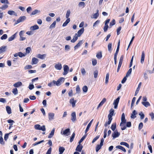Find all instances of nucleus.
Returning <instances> with one entry per match:
<instances>
[{
  "label": "nucleus",
  "instance_id": "obj_1",
  "mask_svg": "<svg viewBox=\"0 0 154 154\" xmlns=\"http://www.w3.org/2000/svg\"><path fill=\"white\" fill-rule=\"evenodd\" d=\"M64 79V78L60 77L57 81L54 80V82H55V85L59 86L63 82Z\"/></svg>",
  "mask_w": 154,
  "mask_h": 154
},
{
  "label": "nucleus",
  "instance_id": "obj_2",
  "mask_svg": "<svg viewBox=\"0 0 154 154\" xmlns=\"http://www.w3.org/2000/svg\"><path fill=\"white\" fill-rule=\"evenodd\" d=\"M34 128L36 130H42V131H45L46 130L45 126V125H43L42 127H41L39 125H35Z\"/></svg>",
  "mask_w": 154,
  "mask_h": 154
},
{
  "label": "nucleus",
  "instance_id": "obj_3",
  "mask_svg": "<svg viewBox=\"0 0 154 154\" xmlns=\"http://www.w3.org/2000/svg\"><path fill=\"white\" fill-rule=\"evenodd\" d=\"M64 72L63 73V75H66L69 70V67L68 66L66 65H64L63 66Z\"/></svg>",
  "mask_w": 154,
  "mask_h": 154
},
{
  "label": "nucleus",
  "instance_id": "obj_4",
  "mask_svg": "<svg viewBox=\"0 0 154 154\" xmlns=\"http://www.w3.org/2000/svg\"><path fill=\"white\" fill-rule=\"evenodd\" d=\"M26 17L25 16H23L20 17L17 21L15 24L20 23L26 19Z\"/></svg>",
  "mask_w": 154,
  "mask_h": 154
},
{
  "label": "nucleus",
  "instance_id": "obj_5",
  "mask_svg": "<svg viewBox=\"0 0 154 154\" xmlns=\"http://www.w3.org/2000/svg\"><path fill=\"white\" fill-rule=\"evenodd\" d=\"M120 135V133L116 131H115L112 134V139H114L118 137Z\"/></svg>",
  "mask_w": 154,
  "mask_h": 154
},
{
  "label": "nucleus",
  "instance_id": "obj_6",
  "mask_svg": "<svg viewBox=\"0 0 154 154\" xmlns=\"http://www.w3.org/2000/svg\"><path fill=\"white\" fill-rule=\"evenodd\" d=\"M120 100V97H118L116 100H115L114 101L113 104L114 105V108L115 109L117 108L118 105L119 103Z\"/></svg>",
  "mask_w": 154,
  "mask_h": 154
},
{
  "label": "nucleus",
  "instance_id": "obj_7",
  "mask_svg": "<svg viewBox=\"0 0 154 154\" xmlns=\"http://www.w3.org/2000/svg\"><path fill=\"white\" fill-rule=\"evenodd\" d=\"M71 120L73 122L76 121V113L75 112H72L71 114Z\"/></svg>",
  "mask_w": 154,
  "mask_h": 154
},
{
  "label": "nucleus",
  "instance_id": "obj_8",
  "mask_svg": "<svg viewBox=\"0 0 154 154\" xmlns=\"http://www.w3.org/2000/svg\"><path fill=\"white\" fill-rule=\"evenodd\" d=\"M70 129L69 128L66 129L63 131V133L62 134V132H61V133L63 135L66 136H68L70 133Z\"/></svg>",
  "mask_w": 154,
  "mask_h": 154
},
{
  "label": "nucleus",
  "instance_id": "obj_9",
  "mask_svg": "<svg viewBox=\"0 0 154 154\" xmlns=\"http://www.w3.org/2000/svg\"><path fill=\"white\" fill-rule=\"evenodd\" d=\"M54 67L57 69L60 70L62 68V65L61 63H58L55 65Z\"/></svg>",
  "mask_w": 154,
  "mask_h": 154
},
{
  "label": "nucleus",
  "instance_id": "obj_10",
  "mask_svg": "<svg viewBox=\"0 0 154 154\" xmlns=\"http://www.w3.org/2000/svg\"><path fill=\"white\" fill-rule=\"evenodd\" d=\"M76 102V100H74L73 98L69 100V103L70 104H72V107H74L75 106V103Z\"/></svg>",
  "mask_w": 154,
  "mask_h": 154
},
{
  "label": "nucleus",
  "instance_id": "obj_11",
  "mask_svg": "<svg viewBox=\"0 0 154 154\" xmlns=\"http://www.w3.org/2000/svg\"><path fill=\"white\" fill-rule=\"evenodd\" d=\"M7 48V46H3L0 47V54L6 51Z\"/></svg>",
  "mask_w": 154,
  "mask_h": 154
},
{
  "label": "nucleus",
  "instance_id": "obj_12",
  "mask_svg": "<svg viewBox=\"0 0 154 154\" xmlns=\"http://www.w3.org/2000/svg\"><path fill=\"white\" fill-rule=\"evenodd\" d=\"M114 112V110L112 109H111L109 111V113L108 115V118H112V117L113 116Z\"/></svg>",
  "mask_w": 154,
  "mask_h": 154
},
{
  "label": "nucleus",
  "instance_id": "obj_13",
  "mask_svg": "<svg viewBox=\"0 0 154 154\" xmlns=\"http://www.w3.org/2000/svg\"><path fill=\"white\" fill-rule=\"evenodd\" d=\"M82 44V40H80L79 41V43L74 47V50H75Z\"/></svg>",
  "mask_w": 154,
  "mask_h": 154
},
{
  "label": "nucleus",
  "instance_id": "obj_14",
  "mask_svg": "<svg viewBox=\"0 0 154 154\" xmlns=\"http://www.w3.org/2000/svg\"><path fill=\"white\" fill-rule=\"evenodd\" d=\"M126 119H125V114L124 113H123L122 115L121 122H122V123H126Z\"/></svg>",
  "mask_w": 154,
  "mask_h": 154
},
{
  "label": "nucleus",
  "instance_id": "obj_15",
  "mask_svg": "<svg viewBox=\"0 0 154 154\" xmlns=\"http://www.w3.org/2000/svg\"><path fill=\"white\" fill-rule=\"evenodd\" d=\"M93 119H92L91 121L88 124V125H87V127L85 131V134H86L87 132L88 131L90 127H91V124L93 121Z\"/></svg>",
  "mask_w": 154,
  "mask_h": 154
},
{
  "label": "nucleus",
  "instance_id": "obj_16",
  "mask_svg": "<svg viewBox=\"0 0 154 154\" xmlns=\"http://www.w3.org/2000/svg\"><path fill=\"white\" fill-rule=\"evenodd\" d=\"M83 148V146L80 144H79L77 146L75 150L79 152H80Z\"/></svg>",
  "mask_w": 154,
  "mask_h": 154
},
{
  "label": "nucleus",
  "instance_id": "obj_17",
  "mask_svg": "<svg viewBox=\"0 0 154 154\" xmlns=\"http://www.w3.org/2000/svg\"><path fill=\"white\" fill-rule=\"evenodd\" d=\"M39 29V26L37 25L32 26L30 27V29L32 31H34Z\"/></svg>",
  "mask_w": 154,
  "mask_h": 154
},
{
  "label": "nucleus",
  "instance_id": "obj_18",
  "mask_svg": "<svg viewBox=\"0 0 154 154\" xmlns=\"http://www.w3.org/2000/svg\"><path fill=\"white\" fill-rule=\"evenodd\" d=\"M54 114L52 112H49L48 113V118L49 120H52L54 118Z\"/></svg>",
  "mask_w": 154,
  "mask_h": 154
},
{
  "label": "nucleus",
  "instance_id": "obj_19",
  "mask_svg": "<svg viewBox=\"0 0 154 154\" xmlns=\"http://www.w3.org/2000/svg\"><path fill=\"white\" fill-rule=\"evenodd\" d=\"M145 58V54L143 51H142L140 63L141 64L143 63Z\"/></svg>",
  "mask_w": 154,
  "mask_h": 154
},
{
  "label": "nucleus",
  "instance_id": "obj_20",
  "mask_svg": "<svg viewBox=\"0 0 154 154\" xmlns=\"http://www.w3.org/2000/svg\"><path fill=\"white\" fill-rule=\"evenodd\" d=\"M84 31V28H82L80 30H79L78 32V36H80L83 33Z\"/></svg>",
  "mask_w": 154,
  "mask_h": 154
},
{
  "label": "nucleus",
  "instance_id": "obj_21",
  "mask_svg": "<svg viewBox=\"0 0 154 154\" xmlns=\"http://www.w3.org/2000/svg\"><path fill=\"white\" fill-rule=\"evenodd\" d=\"M22 85V83L21 82H18L13 85L14 87L16 88Z\"/></svg>",
  "mask_w": 154,
  "mask_h": 154
},
{
  "label": "nucleus",
  "instance_id": "obj_22",
  "mask_svg": "<svg viewBox=\"0 0 154 154\" xmlns=\"http://www.w3.org/2000/svg\"><path fill=\"white\" fill-rule=\"evenodd\" d=\"M142 104L145 107H147L150 106L149 103L148 102H142Z\"/></svg>",
  "mask_w": 154,
  "mask_h": 154
},
{
  "label": "nucleus",
  "instance_id": "obj_23",
  "mask_svg": "<svg viewBox=\"0 0 154 154\" xmlns=\"http://www.w3.org/2000/svg\"><path fill=\"white\" fill-rule=\"evenodd\" d=\"M55 129V128H54L51 131L50 133L49 134V135L48 136V138H51L53 137L54 134Z\"/></svg>",
  "mask_w": 154,
  "mask_h": 154
},
{
  "label": "nucleus",
  "instance_id": "obj_24",
  "mask_svg": "<svg viewBox=\"0 0 154 154\" xmlns=\"http://www.w3.org/2000/svg\"><path fill=\"white\" fill-rule=\"evenodd\" d=\"M106 101V99L105 98H103L102 101L98 105L97 109H98L100 106H102Z\"/></svg>",
  "mask_w": 154,
  "mask_h": 154
},
{
  "label": "nucleus",
  "instance_id": "obj_25",
  "mask_svg": "<svg viewBox=\"0 0 154 154\" xmlns=\"http://www.w3.org/2000/svg\"><path fill=\"white\" fill-rule=\"evenodd\" d=\"M8 13L10 15H14L16 16H17V14L15 11H9Z\"/></svg>",
  "mask_w": 154,
  "mask_h": 154
},
{
  "label": "nucleus",
  "instance_id": "obj_26",
  "mask_svg": "<svg viewBox=\"0 0 154 154\" xmlns=\"http://www.w3.org/2000/svg\"><path fill=\"white\" fill-rule=\"evenodd\" d=\"M17 33V32L15 34L11 36V37H9L8 39V41L9 42H10L14 40L15 38Z\"/></svg>",
  "mask_w": 154,
  "mask_h": 154
},
{
  "label": "nucleus",
  "instance_id": "obj_27",
  "mask_svg": "<svg viewBox=\"0 0 154 154\" xmlns=\"http://www.w3.org/2000/svg\"><path fill=\"white\" fill-rule=\"evenodd\" d=\"M125 123H123L122 122H121L120 124V126L121 127V129L122 130H125L126 128V127L125 125Z\"/></svg>",
  "mask_w": 154,
  "mask_h": 154
},
{
  "label": "nucleus",
  "instance_id": "obj_28",
  "mask_svg": "<svg viewBox=\"0 0 154 154\" xmlns=\"http://www.w3.org/2000/svg\"><path fill=\"white\" fill-rule=\"evenodd\" d=\"M116 148L117 149H119L123 151H124V152H126V149H125L122 146H116Z\"/></svg>",
  "mask_w": 154,
  "mask_h": 154
},
{
  "label": "nucleus",
  "instance_id": "obj_29",
  "mask_svg": "<svg viewBox=\"0 0 154 154\" xmlns=\"http://www.w3.org/2000/svg\"><path fill=\"white\" fill-rule=\"evenodd\" d=\"M32 64H36L38 62V60L37 58L35 57H33L32 59Z\"/></svg>",
  "mask_w": 154,
  "mask_h": 154
},
{
  "label": "nucleus",
  "instance_id": "obj_30",
  "mask_svg": "<svg viewBox=\"0 0 154 154\" xmlns=\"http://www.w3.org/2000/svg\"><path fill=\"white\" fill-rule=\"evenodd\" d=\"M137 114V112H136L135 110H134L133 111L132 113L131 114V118L133 119H134L136 117V115Z\"/></svg>",
  "mask_w": 154,
  "mask_h": 154
},
{
  "label": "nucleus",
  "instance_id": "obj_31",
  "mask_svg": "<svg viewBox=\"0 0 154 154\" xmlns=\"http://www.w3.org/2000/svg\"><path fill=\"white\" fill-rule=\"evenodd\" d=\"M70 19H67L65 22L63 24L62 26L63 27H65L66 26L67 24L70 22Z\"/></svg>",
  "mask_w": 154,
  "mask_h": 154
},
{
  "label": "nucleus",
  "instance_id": "obj_32",
  "mask_svg": "<svg viewBox=\"0 0 154 154\" xmlns=\"http://www.w3.org/2000/svg\"><path fill=\"white\" fill-rule=\"evenodd\" d=\"M6 110L7 111V113L8 114H10L11 113V107L8 106H7L6 107Z\"/></svg>",
  "mask_w": 154,
  "mask_h": 154
},
{
  "label": "nucleus",
  "instance_id": "obj_33",
  "mask_svg": "<svg viewBox=\"0 0 154 154\" xmlns=\"http://www.w3.org/2000/svg\"><path fill=\"white\" fill-rule=\"evenodd\" d=\"M96 57L98 59H101L102 57V52L101 51H100L99 52H98L97 54L96 55Z\"/></svg>",
  "mask_w": 154,
  "mask_h": 154
},
{
  "label": "nucleus",
  "instance_id": "obj_34",
  "mask_svg": "<svg viewBox=\"0 0 154 154\" xmlns=\"http://www.w3.org/2000/svg\"><path fill=\"white\" fill-rule=\"evenodd\" d=\"M7 4H5L3 5L2 7H0V9L2 10H5L8 7V6Z\"/></svg>",
  "mask_w": 154,
  "mask_h": 154
},
{
  "label": "nucleus",
  "instance_id": "obj_35",
  "mask_svg": "<svg viewBox=\"0 0 154 154\" xmlns=\"http://www.w3.org/2000/svg\"><path fill=\"white\" fill-rule=\"evenodd\" d=\"M65 148L63 147H60L59 149V151L60 154H62L65 150Z\"/></svg>",
  "mask_w": 154,
  "mask_h": 154
},
{
  "label": "nucleus",
  "instance_id": "obj_36",
  "mask_svg": "<svg viewBox=\"0 0 154 154\" xmlns=\"http://www.w3.org/2000/svg\"><path fill=\"white\" fill-rule=\"evenodd\" d=\"M71 13L70 11L69 10H68L67 11L66 13V17L67 19H69V17Z\"/></svg>",
  "mask_w": 154,
  "mask_h": 154
},
{
  "label": "nucleus",
  "instance_id": "obj_37",
  "mask_svg": "<svg viewBox=\"0 0 154 154\" xmlns=\"http://www.w3.org/2000/svg\"><path fill=\"white\" fill-rule=\"evenodd\" d=\"M120 144L121 145L125 146H126L128 148H129V144L127 143L123 142H121L120 143Z\"/></svg>",
  "mask_w": 154,
  "mask_h": 154
},
{
  "label": "nucleus",
  "instance_id": "obj_38",
  "mask_svg": "<svg viewBox=\"0 0 154 154\" xmlns=\"http://www.w3.org/2000/svg\"><path fill=\"white\" fill-rule=\"evenodd\" d=\"M77 34L75 35V36L73 37V38L71 41V42L72 43H74L78 39V36H76Z\"/></svg>",
  "mask_w": 154,
  "mask_h": 154
},
{
  "label": "nucleus",
  "instance_id": "obj_39",
  "mask_svg": "<svg viewBox=\"0 0 154 154\" xmlns=\"http://www.w3.org/2000/svg\"><path fill=\"white\" fill-rule=\"evenodd\" d=\"M116 128V123H113L112 124L111 127V129L113 131H114Z\"/></svg>",
  "mask_w": 154,
  "mask_h": 154
},
{
  "label": "nucleus",
  "instance_id": "obj_40",
  "mask_svg": "<svg viewBox=\"0 0 154 154\" xmlns=\"http://www.w3.org/2000/svg\"><path fill=\"white\" fill-rule=\"evenodd\" d=\"M12 92L14 95L17 94L18 93L17 89V88H14L13 89Z\"/></svg>",
  "mask_w": 154,
  "mask_h": 154
},
{
  "label": "nucleus",
  "instance_id": "obj_41",
  "mask_svg": "<svg viewBox=\"0 0 154 154\" xmlns=\"http://www.w3.org/2000/svg\"><path fill=\"white\" fill-rule=\"evenodd\" d=\"M116 23V21L114 19L112 20L111 21L110 23L109 24V27L110 28L111 27L114 25Z\"/></svg>",
  "mask_w": 154,
  "mask_h": 154
},
{
  "label": "nucleus",
  "instance_id": "obj_42",
  "mask_svg": "<svg viewBox=\"0 0 154 154\" xmlns=\"http://www.w3.org/2000/svg\"><path fill=\"white\" fill-rule=\"evenodd\" d=\"M75 133H73L71 136L70 137V142H72V141H73L75 137Z\"/></svg>",
  "mask_w": 154,
  "mask_h": 154
},
{
  "label": "nucleus",
  "instance_id": "obj_43",
  "mask_svg": "<svg viewBox=\"0 0 154 154\" xmlns=\"http://www.w3.org/2000/svg\"><path fill=\"white\" fill-rule=\"evenodd\" d=\"M78 5L80 7H82L83 8L85 6V3L83 2H81L79 3Z\"/></svg>",
  "mask_w": 154,
  "mask_h": 154
},
{
  "label": "nucleus",
  "instance_id": "obj_44",
  "mask_svg": "<svg viewBox=\"0 0 154 154\" xmlns=\"http://www.w3.org/2000/svg\"><path fill=\"white\" fill-rule=\"evenodd\" d=\"M132 69L131 68H130L128 71L126 75V77H128V76L131 74V72H132Z\"/></svg>",
  "mask_w": 154,
  "mask_h": 154
},
{
  "label": "nucleus",
  "instance_id": "obj_45",
  "mask_svg": "<svg viewBox=\"0 0 154 154\" xmlns=\"http://www.w3.org/2000/svg\"><path fill=\"white\" fill-rule=\"evenodd\" d=\"M48 85L50 87H51L55 85V82H54V80H53L52 82L48 83Z\"/></svg>",
  "mask_w": 154,
  "mask_h": 154
},
{
  "label": "nucleus",
  "instance_id": "obj_46",
  "mask_svg": "<svg viewBox=\"0 0 154 154\" xmlns=\"http://www.w3.org/2000/svg\"><path fill=\"white\" fill-rule=\"evenodd\" d=\"M0 2L3 4H9V2L8 0H0Z\"/></svg>",
  "mask_w": 154,
  "mask_h": 154
},
{
  "label": "nucleus",
  "instance_id": "obj_47",
  "mask_svg": "<svg viewBox=\"0 0 154 154\" xmlns=\"http://www.w3.org/2000/svg\"><path fill=\"white\" fill-rule=\"evenodd\" d=\"M12 132H10L9 133L6 134L4 136V139L5 141H6L8 138V136L9 134Z\"/></svg>",
  "mask_w": 154,
  "mask_h": 154
},
{
  "label": "nucleus",
  "instance_id": "obj_48",
  "mask_svg": "<svg viewBox=\"0 0 154 154\" xmlns=\"http://www.w3.org/2000/svg\"><path fill=\"white\" fill-rule=\"evenodd\" d=\"M40 12V11L36 9L34 11H33L31 13V15H34Z\"/></svg>",
  "mask_w": 154,
  "mask_h": 154
},
{
  "label": "nucleus",
  "instance_id": "obj_49",
  "mask_svg": "<svg viewBox=\"0 0 154 154\" xmlns=\"http://www.w3.org/2000/svg\"><path fill=\"white\" fill-rule=\"evenodd\" d=\"M56 24V21H54V22L50 26V28H53L55 27V26Z\"/></svg>",
  "mask_w": 154,
  "mask_h": 154
},
{
  "label": "nucleus",
  "instance_id": "obj_50",
  "mask_svg": "<svg viewBox=\"0 0 154 154\" xmlns=\"http://www.w3.org/2000/svg\"><path fill=\"white\" fill-rule=\"evenodd\" d=\"M112 43H109L108 44V50L109 51L111 52L112 50Z\"/></svg>",
  "mask_w": 154,
  "mask_h": 154
},
{
  "label": "nucleus",
  "instance_id": "obj_51",
  "mask_svg": "<svg viewBox=\"0 0 154 154\" xmlns=\"http://www.w3.org/2000/svg\"><path fill=\"white\" fill-rule=\"evenodd\" d=\"M136 99V98L135 97H134L133 98L131 105V108L133 106L134 102L135 101Z\"/></svg>",
  "mask_w": 154,
  "mask_h": 154
},
{
  "label": "nucleus",
  "instance_id": "obj_52",
  "mask_svg": "<svg viewBox=\"0 0 154 154\" xmlns=\"http://www.w3.org/2000/svg\"><path fill=\"white\" fill-rule=\"evenodd\" d=\"M109 74L108 73L106 74V77L105 83L107 84L108 82Z\"/></svg>",
  "mask_w": 154,
  "mask_h": 154
},
{
  "label": "nucleus",
  "instance_id": "obj_53",
  "mask_svg": "<svg viewBox=\"0 0 154 154\" xmlns=\"http://www.w3.org/2000/svg\"><path fill=\"white\" fill-rule=\"evenodd\" d=\"M88 87L86 85L84 86L82 88V90L84 92H86L88 91Z\"/></svg>",
  "mask_w": 154,
  "mask_h": 154
},
{
  "label": "nucleus",
  "instance_id": "obj_54",
  "mask_svg": "<svg viewBox=\"0 0 154 154\" xmlns=\"http://www.w3.org/2000/svg\"><path fill=\"white\" fill-rule=\"evenodd\" d=\"M31 48L29 47H27L26 49V53L25 54H26V55L30 53V51H31Z\"/></svg>",
  "mask_w": 154,
  "mask_h": 154
},
{
  "label": "nucleus",
  "instance_id": "obj_55",
  "mask_svg": "<svg viewBox=\"0 0 154 154\" xmlns=\"http://www.w3.org/2000/svg\"><path fill=\"white\" fill-rule=\"evenodd\" d=\"M8 37V35L6 34L3 35L1 37V39L2 40H4L6 39Z\"/></svg>",
  "mask_w": 154,
  "mask_h": 154
},
{
  "label": "nucleus",
  "instance_id": "obj_56",
  "mask_svg": "<svg viewBox=\"0 0 154 154\" xmlns=\"http://www.w3.org/2000/svg\"><path fill=\"white\" fill-rule=\"evenodd\" d=\"M81 72L82 75H85L86 71L85 69L84 68H82L81 69Z\"/></svg>",
  "mask_w": 154,
  "mask_h": 154
},
{
  "label": "nucleus",
  "instance_id": "obj_57",
  "mask_svg": "<svg viewBox=\"0 0 154 154\" xmlns=\"http://www.w3.org/2000/svg\"><path fill=\"white\" fill-rule=\"evenodd\" d=\"M98 75V71L97 70L95 71L94 73V77L96 78L97 77Z\"/></svg>",
  "mask_w": 154,
  "mask_h": 154
},
{
  "label": "nucleus",
  "instance_id": "obj_58",
  "mask_svg": "<svg viewBox=\"0 0 154 154\" xmlns=\"http://www.w3.org/2000/svg\"><path fill=\"white\" fill-rule=\"evenodd\" d=\"M149 143H148L147 145H148V148L149 149V150L150 152L151 153H152V146L151 145H149Z\"/></svg>",
  "mask_w": 154,
  "mask_h": 154
},
{
  "label": "nucleus",
  "instance_id": "obj_59",
  "mask_svg": "<svg viewBox=\"0 0 154 154\" xmlns=\"http://www.w3.org/2000/svg\"><path fill=\"white\" fill-rule=\"evenodd\" d=\"M92 63L93 66L95 65L97 63V60L96 59L93 58L92 59Z\"/></svg>",
  "mask_w": 154,
  "mask_h": 154
},
{
  "label": "nucleus",
  "instance_id": "obj_60",
  "mask_svg": "<svg viewBox=\"0 0 154 154\" xmlns=\"http://www.w3.org/2000/svg\"><path fill=\"white\" fill-rule=\"evenodd\" d=\"M26 55V54H23L22 52H20L18 53V56L20 57H24Z\"/></svg>",
  "mask_w": 154,
  "mask_h": 154
},
{
  "label": "nucleus",
  "instance_id": "obj_61",
  "mask_svg": "<svg viewBox=\"0 0 154 154\" xmlns=\"http://www.w3.org/2000/svg\"><path fill=\"white\" fill-rule=\"evenodd\" d=\"M102 146L99 145H97L96 148V151L97 152H98V151L101 148Z\"/></svg>",
  "mask_w": 154,
  "mask_h": 154
},
{
  "label": "nucleus",
  "instance_id": "obj_62",
  "mask_svg": "<svg viewBox=\"0 0 154 154\" xmlns=\"http://www.w3.org/2000/svg\"><path fill=\"white\" fill-rule=\"evenodd\" d=\"M86 135H84L80 140L79 142V144H80L81 143L83 140H84V139L86 137Z\"/></svg>",
  "mask_w": 154,
  "mask_h": 154
},
{
  "label": "nucleus",
  "instance_id": "obj_63",
  "mask_svg": "<svg viewBox=\"0 0 154 154\" xmlns=\"http://www.w3.org/2000/svg\"><path fill=\"white\" fill-rule=\"evenodd\" d=\"M0 143L2 145H4L5 144V142L4 141L3 138L1 136L0 137Z\"/></svg>",
  "mask_w": 154,
  "mask_h": 154
},
{
  "label": "nucleus",
  "instance_id": "obj_64",
  "mask_svg": "<svg viewBox=\"0 0 154 154\" xmlns=\"http://www.w3.org/2000/svg\"><path fill=\"white\" fill-rule=\"evenodd\" d=\"M52 148L50 147L46 153V154H51V152Z\"/></svg>",
  "mask_w": 154,
  "mask_h": 154
}]
</instances>
